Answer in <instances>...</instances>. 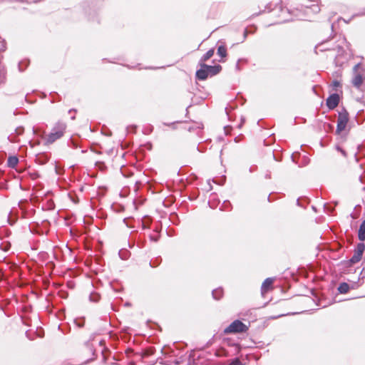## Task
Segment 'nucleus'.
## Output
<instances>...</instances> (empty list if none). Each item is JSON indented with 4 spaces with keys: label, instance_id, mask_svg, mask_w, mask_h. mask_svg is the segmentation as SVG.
Instances as JSON below:
<instances>
[{
    "label": "nucleus",
    "instance_id": "1",
    "mask_svg": "<svg viewBox=\"0 0 365 365\" xmlns=\"http://www.w3.org/2000/svg\"><path fill=\"white\" fill-rule=\"evenodd\" d=\"M200 68L196 71V78L200 81H204L209 76L217 74L222 67L220 65L208 66L205 63H199Z\"/></svg>",
    "mask_w": 365,
    "mask_h": 365
},
{
    "label": "nucleus",
    "instance_id": "2",
    "mask_svg": "<svg viewBox=\"0 0 365 365\" xmlns=\"http://www.w3.org/2000/svg\"><path fill=\"white\" fill-rule=\"evenodd\" d=\"M67 128L66 123L62 121H58L52 128L49 134L47 135L46 142L48 144H51L57 140L62 138Z\"/></svg>",
    "mask_w": 365,
    "mask_h": 365
},
{
    "label": "nucleus",
    "instance_id": "3",
    "mask_svg": "<svg viewBox=\"0 0 365 365\" xmlns=\"http://www.w3.org/2000/svg\"><path fill=\"white\" fill-rule=\"evenodd\" d=\"M365 79V70L363 66L358 63L354 68V77L352 79L353 85L359 88Z\"/></svg>",
    "mask_w": 365,
    "mask_h": 365
},
{
    "label": "nucleus",
    "instance_id": "4",
    "mask_svg": "<svg viewBox=\"0 0 365 365\" xmlns=\"http://www.w3.org/2000/svg\"><path fill=\"white\" fill-rule=\"evenodd\" d=\"M247 327L240 320H235L232 322L227 328H225L224 332L225 334L230 333H241L246 331Z\"/></svg>",
    "mask_w": 365,
    "mask_h": 365
},
{
    "label": "nucleus",
    "instance_id": "5",
    "mask_svg": "<svg viewBox=\"0 0 365 365\" xmlns=\"http://www.w3.org/2000/svg\"><path fill=\"white\" fill-rule=\"evenodd\" d=\"M349 121V114L346 110L341 111L339 113L337 120L336 133H340L345 130L347 123Z\"/></svg>",
    "mask_w": 365,
    "mask_h": 365
},
{
    "label": "nucleus",
    "instance_id": "6",
    "mask_svg": "<svg viewBox=\"0 0 365 365\" xmlns=\"http://www.w3.org/2000/svg\"><path fill=\"white\" fill-rule=\"evenodd\" d=\"M365 250V245L364 243H359L357 245L356 249L354 252V255L351 258V262L352 263L358 262L361 260L363 253Z\"/></svg>",
    "mask_w": 365,
    "mask_h": 365
},
{
    "label": "nucleus",
    "instance_id": "7",
    "mask_svg": "<svg viewBox=\"0 0 365 365\" xmlns=\"http://www.w3.org/2000/svg\"><path fill=\"white\" fill-rule=\"evenodd\" d=\"M339 102V96L336 93L331 94L327 99V106L329 109L335 108Z\"/></svg>",
    "mask_w": 365,
    "mask_h": 365
},
{
    "label": "nucleus",
    "instance_id": "8",
    "mask_svg": "<svg viewBox=\"0 0 365 365\" xmlns=\"http://www.w3.org/2000/svg\"><path fill=\"white\" fill-rule=\"evenodd\" d=\"M274 282V279L272 278H267L262 284L261 292L264 295L267 292H268L270 289H272V284Z\"/></svg>",
    "mask_w": 365,
    "mask_h": 365
},
{
    "label": "nucleus",
    "instance_id": "9",
    "mask_svg": "<svg viewBox=\"0 0 365 365\" xmlns=\"http://www.w3.org/2000/svg\"><path fill=\"white\" fill-rule=\"evenodd\" d=\"M215 50L214 48H210L208 50L200 59L199 63H205L206 61L210 59L214 55Z\"/></svg>",
    "mask_w": 365,
    "mask_h": 365
},
{
    "label": "nucleus",
    "instance_id": "10",
    "mask_svg": "<svg viewBox=\"0 0 365 365\" xmlns=\"http://www.w3.org/2000/svg\"><path fill=\"white\" fill-rule=\"evenodd\" d=\"M358 237L360 241L363 242L365 240V220H364L360 225L358 232Z\"/></svg>",
    "mask_w": 365,
    "mask_h": 365
},
{
    "label": "nucleus",
    "instance_id": "11",
    "mask_svg": "<svg viewBox=\"0 0 365 365\" xmlns=\"http://www.w3.org/2000/svg\"><path fill=\"white\" fill-rule=\"evenodd\" d=\"M19 163V159L16 156H9L7 160V165L9 168H14Z\"/></svg>",
    "mask_w": 365,
    "mask_h": 365
},
{
    "label": "nucleus",
    "instance_id": "12",
    "mask_svg": "<svg viewBox=\"0 0 365 365\" xmlns=\"http://www.w3.org/2000/svg\"><path fill=\"white\" fill-rule=\"evenodd\" d=\"M338 290L341 294H346L349 290V285L346 282L341 283L338 287Z\"/></svg>",
    "mask_w": 365,
    "mask_h": 365
},
{
    "label": "nucleus",
    "instance_id": "13",
    "mask_svg": "<svg viewBox=\"0 0 365 365\" xmlns=\"http://www.w3.org/2000/svg\"><path fill=\"white\" fill-rule=\"evenodd\" d=\"M212 294L214 299H220L223 295V291L221 288H217L214 289Z\"/></svg>",
    "mask_w": 365,
    "mask_h": 365
},
{
    "label": "nucleus",
    "instance_id": "14",
    "mask_svg": "<svg viewBox=\"0 0 365 365\" xmlns=\"http://www.w3.org/2000/svg\"><path fill=\"white\" fill-rule=\"evenodd\" d=\"M217 54L221 57H225L227 55V49L224 46H220L217 48Z\"/></svg>",
    "mask_w": 365,
    "mask_h": 365
},
{
    "label": "nucleus",
    "instance_id": "15",
    "mask_svg": "<svg viewBox=\"0 0 365 365\" xmlns=\"http://www.w3.org/2000/svg\"><path fill=\"white\" fill-rule=\"evenodd\" d=\"M230 365H243V364L240 360H239L238 359H235L230 363Z\"/></svg>",
    "mask_w": 365,
    "mask_h": 365
},
{
    "label": "nucleus",
    "instance_id": "16",
    "mask_svg": "<svg viewBox=\"0 0 365 365\" xmlns=\"http://www.w3.org/2000/svg\"><path fill=\"white\" fill-rule=\"evenodd\" d=\"M331 86H332V87H333V90H336V88H337L338 87H339L340 83H339V82H338V81H334V82L332 83Z\"/></svg>",
    "mask_w": 365,
    "mask_h": 365
},
{
    "label": "nucleus",
    "instance_id": "17",
    "mask_svg": "<svg viewBox=\"0 0 365 365\" xmlns=\"http://www.w3.org/2000/svg\"><path fill=\"white\" fill-rule=\"evenodd\" d=\"M321 46L322 45H318L316 46L315 49H316V53H317V50L319 49L320 51H326V50H328L329 48H321Z\"/></svg>",
    "mask_w": 365,
    "mask_h": 365
},
{
    "label": "nucleus",
    "instance_id": "18",
    "mask_svg": "<svg viewBox=\"0 0 365 365\" xmlns=\"http://www.w3.org/2000/svg\"><path fill=\"white\" fill-rule=\"evenodd\" d=\"M5 49H6L5 45L3 44L2 48H0V51H5Z\"/></svg>",
    "mask_w": 365,
    "mask_h": 365
},
{
    "label": "nucleus",
    "instance_id": "19",
    "mask_svg": "<svg viewBox=\"0 0 365 365\" xmlns=\"http://www.w3.org/2000/svg\"><path fill=\"white\" fill-rule=\"evenodd\" d=\"M151 237L152 240H154V241H157L158 240L157 237Z\"/></svg>",
    "mask_w": 365,
    "mask_h": 365
},
{
    "label": "nucleus",
    "instance_id": "20",
    "mask_svg": "<svg viewBox=\"0 0 365 365\" xmlns=\"http://www.w3.org/2000/svg\"><path fill=\"white\" fill-rule=\"evenodd\" d=\"M36 178H37V175H36V174H34V175H32V178H33V179H35Z\"/></svg>",
    "mask_w": 365,
    "mask_h": 365
},
{
    "label": "nucleus",
    "instance_id": "21",
    "mask_svg": "<svg viewBox=\"0 0 365 365\" xmlns=\"http://www.w3.org/2000/svg\"><path fill=\"white\" fill-rule=\"evenodd\" d=\"M340 151L344 155H345V152L343 150L340 149Z\"/></svg>",
    "mask_w": 365,
    "mask_h": 365
},
{
    "label": "nucleus",
    "instance_id": "22",
    "mask_svg": "<svg viewBox=\"0 0 365 365\" xmlns=\"http://www.w3.org/2000/svg\"><path fill=\"white\" fill-rule=\"evenodd\" d=\"M19 70L21 71V65L20 64L19 65Z\"/></svg>",
    "mask_w": 365,
    "mask_h": 365
}]
</instances>
